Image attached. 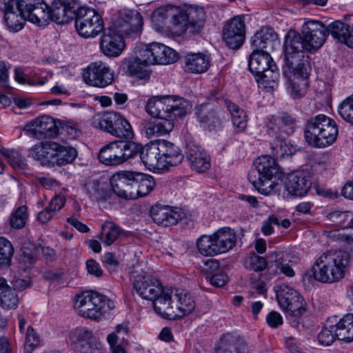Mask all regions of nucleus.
<instances>
[{
	"label": "nucleus",
	"instance_id": "bf43d9fd",
	"mask_svg": "<svg viewBox=\"0 0 353 353\" xmlns=\"http://www.w3.org/2000/svg\"><path fill=\"white\" fill-rule=\"evenodd\" d=\"M326 217L332 225L340 226L349 221L351 218V214L348 211L334 210L329 212Z\"/></svg>",
	"mask_w": 353,
	"mask_h": 353
},
{
	"label": "nucleus",
	"instance_id": "603ef678",
	"mask_svg": "<svg viewBox=\"0 0 353 353\" xmlns=\"http://www.w3.org/2000/svg\"><path fill=\"white\" fill-rule=\"evenodd\" d=\"M336 325H326L319 334L318 339L321 344L330 345L336 339H339L338 332H336Z\"/></svg>",
	"mask_w": 353,
	"mask_h": 353
},
{
	"label": "nucleus",
	"instance_id": "8fccbe9b",
	"mask_svg": "<svg viewBox=\"0 0 353 353\" xmlns=\"http://www.w3.org/2000/svg\"><path fill=\"white\" fill-rule=\"evenodd\" d=\"M272 150L276 158H284L292 155L294 151L293 146L283 138L276 137L272 144Z\"/></svg>",
	"mask_w": 353,
	"mask_h": 353
},
{
	"label": "nucleus",
	"instance_id": "0e129e2a",
	"mask_svg": "<svg viewBox=\"0 0 353 353\" xmlns=\"http://www.w3.org/2000/svg\"><path fill=\"white\" fill-rule=\"evenodd\" d=\"M81 353H105L101 342L98 339H91L90 343H83L79 349Z\"/></svg>",
	"mask_w": 353,
	"mask_h": 353
},
{
	"label": "nucleus",
	"instance_id": "de8ad7c7",
	"mask_svg": "<svg viewBox=\"0 0 353 353\" xmlns=\"http://www.w3.org/2000/svg\"><path fill=\"white\" fill-rule=\"evenodd\" d=\"M77 156V151L75 148L58 143L52 165H63L70 163L76 159Z\"/></svg>",
	"mask_w": 353,
	"mask_h": 353
},
{
	"label": "nucleus",
	"instance_id": "ea45409f",
	"mask_svg": "<svg viewBox=\"0 0 353 353\" xmlns=\"http://www.w3.org/2000/svg\"><path fill=\"white\" fill-rule=\"evenodd\" d=\"M287 79L288 88L294 97H302L308 86L307 79L309 75L303 74H284Z\"/></svg>",
	"mask_w": 353,
	"mask_h": 353
},
{
	"label": "nucleus",
	"instance_id": "7c9ffc66",
	"mask_svg": "<svg viewBox=\"0 0 353 353\" xmlns=\"http://www.w3.org/2000/svg\"><path fill=\"white\" fill-rule=\"evenodd\" d=\"M329 32L338 42L353 48V27L341 21L329 25Z\"/></svg>",
	"mask_w": 353,
	"mask_h": 353
},
{
	"label": "nucleus",
	"instance_id": "4c0bfd02",
	"mask_svg": "<svg viewBox=\"0 0 353 353\" xmlns=\"http://www.w3.org/2000/svg\"><path fill=\"white\" fill-rule=\"evenodd\" d=\"M179 13L178 7L168 5L156 9L152 12L151 20L156 30L161 31L163 29L164 21L169 17L175 19L177 23H179Z\"/></svg>",
	"mask_w": 353,
	"mask_h": 353
},
{
	"label": "nucleus",
	"instance_id": "79ce46f5",
	"mask_svg": "<svg viewBox=\"0 0 353 353\" xmlns=\"http://www.w3.org/2000/svg\"><path fill=\"white\" fill-rule=\"evenodd\" d=\"M134 192L135 199L148 195L154 188L155 182L150 175L134 172Z\"/></svg>",
	"mask_w": 353,
	"mask_h": 353
},
{
	"label": "nucleus",
	"instance_id": "5701e85b",
	"mask_svg": "<svg viewBox=\"0 0 353 353\" xmlns=\"http://www.w3.org/2000/svg\"><path fill=\"white\" fill-rule=\"evenodd\" d=\"M205 14L204 10L199 6H190L185 12L179 13V23H184L185 29H190L192 34H198L205 23Z\"/></svg>",
	"mask_w": 353,
	"mask_h": 353
},
{
	"label": "nucleus",
	"instance_id": "a878e982",
	"mask_svg": "<svg viewBox=\"0 0 353 353\" xmlns=\"http://www.w3.org/2000/svg\"><path fill=\"white\" fill-rule=\"evenodd\" d=\"M311 185L312 182L309 174L300 171L288 174L285 182V187L288 193L299 196L305 194Z\"/></svg>",
	"mask_w": 353,
	"mask_h": 353
},
{
	"label": "nucleus",
	"instance_id": "9d476101",
	"mask_svg": "<svg viewBox=\"0 0 353 353\" xmlns=\"http://www.w3.org/2000/svg\"><path fill=\"white\" fill-rule=\"evenodd\" d=\"M274 292L280 307L287 314L299 317L305 312V302L296 290L288 285L280 284L274 287Z\"/></svg>",
	"mask_w": 353,
	"mask_h": 353
},
{
	"label": "nucleus",
	"instance_id": "c85d7f7f",
	"mask_svg": "<svg viewBox=\"0 0 353 353\" xmlns=\"http://www.w3.org/2000/svg\"><path fill=\"white\" fill-rule=\"evenodd\" d=\"M50 21L58 24L69 23L74 15V8L68 0H55L49 8Z\"/></svg>",
	"mask_w": 353,
	"mask_h": 353
},
{
	"label": "nucleus",
	"instance_id": "3c124183",
	"mask_svg": "<svg viewBox=\"0 0 353 353\" xmlns=\"http://www.w3.org/2000/svg\"><path fill=\"white\" fill-rule=\"evenodd\" d=\"M326 233L328 238L335 241L353 242V227L342 228Z\"/></svg>",
	"mask_w": 353,
	"mask_h": 353
},
{
	"label": "nucleus",
	"instance_id": "338daca9",
	"mask_svg": "<svg viewBox=\"0 0 353 353\" xmlns=\"http://www.w3.org/2000/svg\"><path fill=\"white\" fill-rule=\"evenodd\" d=\"M19 3L20 0H0V10L4 12V14L15 9L19 11Z\"/></svg>",
	"mask_w": 353,
	"mask_h": 353
},
{
	"label": "nucleus",
	"instance_id": "0eeeda50",
	"mask_svg": "<svg viewBox=\"0 0 353 353\" xmlns=\"http://www.w3.org/2000/svg\"><path fill=\"white\" fill-rule=\"evenodd\" d=\"M112 304L106 296L97 292L90 291L76 296L74 308L79 316L96 320L112 309Z\"/></svg>",
	"mask_w": 353,
	"mask_h": 353
},
{
	"label": "nucleus",
	"instance_id": "a19ab883",
	"mask_svg": "<svg viewBox=\"0 0 353 353\" xmlns=\"http://www.w3.org/2000/svg\"><path fill=\"white\" fill-rule=\"evenodd\" d=\"M19 301L15 290L7 283L5 279L0 278V305L6 309H15Z\"/></svg>",
	"mask_w": 353,
	"mask_h": 353
},
{
	"label": "nucleus",
	"instance_id": "09e8293b",
	"mask_svg": "<svg viewBox=\"0 0 353 353\" xmlns=\"http://www.w3.org/2000/svg\"><path fill=\"white\" fill-rule=\"evenodd\" d=\"M258 83H261L265 88H274L279 78V73L277 67L274 63L271 64L268 69H265L264 72L255 76Z\"/></svg>",
	"mask_w": 353,
	"mask_h": 353
},
{
	"label": "nucleus",
	"instance_id": "2f4dec72",
	"mask_svg": "<svg viewBox=\"0 0 353 353\" xmlns=\"http://www.w3.org/2000/svg\"><path fill=\"white\" fill-rule=\"evenodd\" d=\"M58 143L54 141L41 142L29 150V156L44 163L52 164Z\"/></svg>",
	"mask_w": 353,
	"mask_h": 353
},
{
	"label": "nucleus",
	"instance_id": "412c9836",
	"mask_svg": "<svg viewBox=\"0 0 353 353\" xmlns=\"http://www.w3.org/2000/svg\"><path fill=\"white\" fill-rule=\"evenodd\" d=\"M134 180V172H118L114 174L110 179L112 189L120 197L128 199H135Z\"/></svg>",
	"mask_w": 353,
	"mask_h": 353
},
{
	"label": "nucleus",
	"instance_id": "e433bc0d",
	"mask_svg": "<svg viewBox=\"0 0 353 353\" xmlns=\"http://www.w3.org/2000/svg\"><path fill=\"white\" fill-rule=\"evenodd\" d=\"M249 60V68L251 72L257 76L274 63L270 53L266 51L252 50Z\"/></svg>",
	"mask_w": 353,
	"mask_h": 353
},
{
	"label": "nucleus",
	"instance_id": "423d86ee",
	"mask_svg": "<svg viewBox=\"0 0 353 353\" xmlns=\"http://www.w3.org/2000/svg\"><path fill=\"white\" fill-rule=\"evenodd\" d=\"M236 243V236L233 230L223 228L211 235H203L196 241L199 252L204 256H215L227 252Z\"/></svg>",
	"mask_w": 353,
	"mask_h": 353
},
{
	"label": "nucleus",
	"instance_id": "774afa93",
	"mask_svg": "<svg viewBox=\"0 0 353 353\" xmlns=\"http://www.w3.org/2000/svg\"><path fill=\"white\" fill-rule=\"evenodd\" d=\"M65 203V199L64 196L56 195L50 201L48 207L51 210V211H52V212L56 214L64 206Z\"/></svg>",
	"mask_w": 353,
	"mask_h": 353
},
{
	"label": "nucleus",
	"instance_id": "4be33fe9",
	"mask_svg": "<svg viewBox=\"0 0 353 353\" xmlns=\"http://www.w3.org/2000/svg\"><path fill=\"white\" fill-rule=\"evenodd\" d=\"M186 158L191 168L197 172H204L210 167V158L200 145L189 141L186 144Z\"/></svg>",
	"mask_w": 353,
	"mask_h": 353
},
{
	"label": "nucleus",
	"instance_id": "473e14b6",
	"mask_svg": "<svg viewBox=\"0 0 353 353\" xmlns=\"http://www.w3.org/2000/svg\"><path fill=\"white\" fill-rule=\"evenodd\" d=\"M175 319L190 314L195 308L192 297L182 290L174 288Z\"/></svg>",
	"mask_w": 353,
	"mask_h": 353
},
{
	"label": "nucleus",
	"instance_id": "f03ea898",
	"mask_svg": "<svg viewBox=\"0 0 353 353\" xmlns=\"http://www.w3.org/2000/svg\"><path fill=\"white\" fill-rule=\"evenodd\" d=\"M191 109L190 101L176 96L150 99L145 105L146 112L161 121L147 124L145 130L146 135L152 137L169 134L174 127V120L184 118Z\"/></svg>",
	"mask_w": 353,
	"mask_h": 353
},
{
	"label": "nucleus",
	"instance_id": "58836bf2",
	"mask_svg": "<svg viewBox=\"0 0 353 353\" xmlns=\"http://www.w3.org/2000/svg\"><path fill=\"white\" fill-rule=\"evenodd\" d=\"M259 192L264 195L276 193L281 186V179L274 177L255 176V180H249Z\"/></svg>",
	"mask_w": 353,
	"mask_h": 353
},
{
	"label": "nucleus",
	"instance_id": "f257e3e1",
	"mask_svg": "<svg viewBox=\"0 0 353 353\" xmlns=\"http://www.w3.org/2000/svg\"><path fill=\"white\" fill-rule=\"evenodd\" d=\"M177 59V52L163 43H140L133 48L131 55L123 60V66L128 75L145 80L150 76L149 66L171 64Z\"/></svg>",
	"mask_w": 353,
	"mask_h": 353
},
{
	"label": "nucleus",
	"instance_id": "f3484780",
	"mask_svg": "<svg viewBox=\"0 0 353 353\" xmlns=\"http://www.w3.org/2000/svg\"><path fill=\"white\" fill-rule=\"evenodd\" d=\"M19 11L26 20L39 26L50 21L49 6L43 0H20Z\"/></svg>",
	"mask_w": 353,
	"mask_h": 353
},
{
	"label": "nucleus",
	"instance_id": "864d4df0",
	"mask_svg": "<svg viewBox=\"0 0 353 353\" xmlns=\"http://www.w3.org/2000/svg\"><path fill=\"white\" fill-rule=\"evenodd\" d=\"M338 112L343 120L353 123V94L345 99L339 104Z\"/></svg>",
	"mask_w": 353,
	"mask_h": 353
},
{
	"label": "nucleus",
	"instance_id": "49530a36",
	"mask_svg": "<svg viewBox=\"0 0 353 353\" xmlns=\"http://www.w3.org/2000/svg\"><path fill=\"white\" fill-rule=\"evenodd\" d=\"M196 115L199 121L209 128L216 127V124L219 123L215 110L210 104H201L197 106Z\"/></svg>",
	"mask_w": 353,
	"mask_h": 353
},
{
	"label": "nucleus",
	"instance_id": "a18cd8bd",
	"mask_svg": "<svg viewBox=\"0 0 353 353\" xmlns=\"http://www.w3.org/2000/svg\"><path fill=\"white\" fill-rule=\"evenodd\" d=\"M335 325L339 340L347 342L353 341V314L345 315Z\"/></svg>",
	"mask_w": 353,
	"mask_h": 353
},
{
	"label": "nucleus",
	"instance_id": "e2e57ef3",
	"mask_svg": "<svg viewBox=\"0 0 353 353\" xmlns=\"http://www.w3.org/2000/svg\"><path fill=\"white\" fill-rule=\"evenodd\" d=\"M39 343V336L34 330L29 326L27 329L24 353H31Z\"/></svg>",
	"mask_w": 353,
	"mask_h": 353
},
{
	"label": "nucleus",
	"instance_id": "13d9d810",
	"mask_svg": "<svg viewBox=\"0 0 353 353\" xmlns=\"http://www.w3.org/2000/svg\"><path fill=\"white\" fill-rule=\"evenodd\" d=\"M268 263L265 258L253 253L247 256L244 261V266L254 271H262L266 268Z\"/></svg>",
	"mask_w": 353,
	"mask_h": 353
},
{
	"label": "nucleus",
	"instance_id": "5fc2aeb1",
	"mask_svg": "<svg viewBox=\"0 0 353 353\" xmlns=\"http://www.w3.org/2000/svg\"><path fill=\"white\" fill-rule=\"evenodd\" d=\"M27 218V208L25 205H21L12 214L10 220V226L15 229L22 228L26 223Z\"/></svg>",
	"mask_w": 353,
	"mask_h": 353
},
{
	"label": "nucleus",
	"instance_id": "f8f14e48",
	"mask_svg": "<svg viewBox=\"0 0 353 353\" xmlns=\"http://www.w3.org/2000/svg\"><path fill=\"white\" fill-rule=\"evenodd\" d=\"M133 290L145 300L152 301L162 293L163 287L160 281L143 270H134L131 273Z\"/></svg>",
	"mask_w": 353,
	"mask_h": 353
},
{
	"label": "nucleus",
	"instance_id": "b1692460",
	"mask_svg": "<svg viewBox=\"0 0 353 353\" xmlns=\"http://www.w3.org/2000/svg\"><path fill=\"white\" fill-rule=\"evenodd\" d=\"M279 44L277 34L270 27L261 28L251 39V47L255 50L272 51L279 47Z\"/></svg>",
	"mask_w": 353,
	"mask_h": 353
},
{
	"label": "nucleus",
	"instance_id": "9b49d317",
	"mask_svg": "<svg viewBox=\"0 0 353 353\" xmlns=\"http://www.w3.org/2000/svg\"><path fill=\"white\" fill-rule=\"evenodd\" d=\"M75 27L79 34L83 38H94L104 31L101 16L94 9L81 7L76 14Z\"/></svg>",
	"mask_w": 353,
	"mask_h": 353
},
{
	"label": "nucleus",
	"instance_id": "2eb2a0df",
	"mask_svg": "<svg viewBox=\"0 0 353 353\" xmlns=\"http://www.w3.org/2000/svg\"><path fill=\"white\" fill-rule=\"evenodd\" d=\"M57 119L50 115L39 116L28 122L24 131L37 139H52L58 136Z\"/></svg>",
	"mask_w": 353,
	"mask_h": 353
},
{
	"label": "nucleus",
	"instance_id": "f704fd0d",
	"mask_svg": "<svg viewBox=\"0 0 353 353\" xmlns=\"http://www.w3.org/2000/svg\"><path fill=\"white\" fill-rule=\"evenodd\" d=\"M270 268L274 267L277 274H283L286 276L293 277L295 272L292 269L294 262L285 257L282 252L274 251L268 256Z\"/></svg>",
	"mask_w": 353,
	"mask_h": 353
},
{
	"label": "nucleus",
	"instance_id": "1a4fd4ad",
	"mask_svg": "<svg viewBox=\"0 0 353 353\" xmlns=\"http://www.w3.org/2000/svg\"><path fill=\"white\" fill-rule=\"evenodd\" d=\"M92 125L117 137L130 140L134 137L131 125L118 112H110L97 115L93 118Z\"/></svg>",
	"mask_w": 353,
	"mask_h": 353
},
{
	"label": "nucleus",
	"instance_id": "7ed1b4c3",
	"mask_svg": "<svg viewBox=\"0 0 353 353\" xmlns=\"http://www.w3.org/2000/svg\"><path fill=\"white\" fill-rule=\"evenodd\" d=\"M350 263L347 251L330 250L321 254L312 267L313 278L322 283L331 284L343 279Z\"/></svg>",
	"mask_w": 353,
	"mask_h": 353
},
{
	"label": "nucleus",
	"instance_id": "4468645a",
	"mask_svg": "<svg viewBox=\"0 0 353 353\" xmlns=\"http://www.w3.org/2000/svg\"><path fill=\"white\" fill-rule=\"evenodd\" d=\"M143 25V17L138 11L123 9L117 12L109 28L121 35L130 36L139 32Z\"/></svg>",
	"mask_w": 353,
	"mask_h": 353
},
{
	"label": "nucleus",
	"instance_id": "37998d69",
	"mask_svg": "<svg viewBox=\"0 0 353 353\" xmlns=\"http://www.w3.org/2000/svg\"><path fill=\"white\" fill-rule=\"evenodd\" d=\"M225 103L231 114L232 122L236 132L244 131L247 127V116L244 110L229 100H225Z\"/></svg>",
	"mask_w": 353,
	"mask_h": 353
},
{
	"label": "nucleus",
	"instance_id": "20e7f679",
	"mask_svg": "<svg viewBox=\"0 0 353 353\" xmlns=\"http://www.w3.org/2000/svg\"><path fill=\"white\" fill-rule=\"evenodd\" d=\"M299 33L294 30L288 31L285 39V61L283 74H303L310 75L309 56L305 52Z\"/></svg>",
	"mask_w": 353,
	"mask_h": 353
},
{
	"label": "nucleus",
	"instance_id": "ddd939ff",
	"mask_svg": "<svg viewBox=\"0 0 353 353\" xmlns=\"http://www.w3.org/2000/svg\"><path fill=\"white\" fill-rule=\"evenodd\" d=\"M328 32L329 26L326 27L321 21H306L302 26L301 34H299L303 48L308 52L316 51L323 46Z\"/></svg>",
	"mask_w": 353,
	"mask_h": 353
},
{
	"label": "nucleus",
	"instance_id": "bb28decb",
	"mask_svg": "<svg viewBox=\"0 0 353 353\" xmlns=\"http://www.w3.org/2000/svg\"><path fill=\"white\" fill-rule=\"evenodd\" d=\"M159 143H152L143 148L138 154L140 155L141 162L152 171L164 170V162L161 156Z\"/></svg>",
	"mask_w": 353,
	"mask_h": 353
},
{
	"label": "nucleus",
	"instance_id": "a211bd4d",
	"mask_svg": "<svg viewBox=\"0 0 353 353\" xmlns=\"http://www.w3.org/2000/svg\"><path fill=\"white\" fill-rule=\"evenodd\" d=\"M223 40L231 49H238L245 39V23L243 16L237 15L226 21L222 31Z\"/></svg>",
	"mask_w": 353,
	"mask_h": 353
},
{
	"label": "nucleus",
	"instance_id": "aec40b11",
	"mask_svg": "<svg viewBox=\"0 0 353 353\" xmlns=\"http://www.w3.org/2000/svg\"><path fill=\"white\" fill-rule=\"evenodd\" d=\"M100 50L103 54L110 57H119L124 50L125 43L123 35L108 28L103 31L99 42Z\"/></svg>",
	"mask_w": 353,
	"mask_h": 353
},
{
	"label": "nucleus",
	"instance_id": "cd10ccee",
	"mask_svg": "<svg viewBox=\"0 0 353 353\" xmlns=\"http://www.w3.org/2000/svg\"><path fill=\"white\" fill-rule=\"evenodd\" d=\"M267 125L270 134L289 135L294 130V120L287 113L281 112L270 117Z\"/></svg>",
	"mask_w": 353,
	"mask_h": 353
},
{
	"label": "nucleus",
	"instance_id": "c756f323",
	"mask_svg": "<svg viewBox=\"0 0 353 353\" xmlns=\"http://www.w3.org/2000/svg\"><path fill=\"white\" fill-rule=\"evenodd\" d=\"M161 151V156L164 162V170L170 166L179 165L183 159V154L179 147L174 143L163 140L159 141Z\"/></svg>",
	"mask_w": 353,
	"mask_h": 353
},
{
	"label": "nucleus",
	"instance_id": "72a5a7b5",
	"mask_svg": "<svg viewBox=\"0 0 353 353\" xmlns=\"http://www.w3.org/2000/svg\"><path fill=\"white\" fill-rule=\"evenodd\" d=\"M150 214L155 223L164 226L176 225L181 219L177 212L167 206H153L150 210Z\"/></svg>",
	"mask_w": 353,
	"mask_h": 353
},
{
	"label": "nucleus",
	"instance_id": "052dcab7",
	"mask_svg": "<svg viewBox=\"0 0 353 353\" xmlns=\"http://www.w3.org/2000/svg\"><path fill=\"white\" fill-rule=\"evenodd\" d=\"M58 134L66 133L74 139L79 136L80 131L77 124L57 119Z\"/></svg>",
	"mask_w": 353,
	"mask_h": 353
},
{
	"label": "nucleus",
	"instance_id": "6e6d98bb",
	"mask_svg": "<svg viewBox=\"0 0 353 353\" xmlns=\"http://www.w3.org/2000/svg\"><path fill=\"white\" fill-rule=\"evenodd\" d=\"M13 254L12 243L7 239L0 237V264L9 265Z\"/></svg>",
	"mask_w": 353,
	"mask_h": 353
},
{
	"label": "nucleus",
	"instance_id": "c03bdc74",
	"mask_svg": "<svg viewBox=\"0 0 353 353\" xmlns=\"http://www.w3.org/2000/svg\"><path fill=\"white\" fill-rule=\"evenodd\" d=\"M121 232L122 230L116 223L105 221L101 225L99 239L105 245H110L118 239Z\"/></svg>",
	"mask_w": 353,
	"mask_h": 353
},
{
	"label": "nucleus",
	"instance_id": "6ab92c4d",
	"mask_svg": "<svg viewBox=\"0 0 353 353\" xmlns=\"http://www.w3.org/2000/svg\"><path fill=\"white\" fill-rule=\"evenodd\" d=\"M255 168L252 169L248 175V180H255V176L274 177L281 179L283 174L281 167L274 158L270 155H262L258 157L255 162Z\"/></svg>",
	"mask_w": 353,
	"mask_h": 353
},
{
	"label": "nucleus",
	"instance_id": "69168bd1",
	"mask_svg": "<svg viewBox=\"0 0 353 353\" xmlns=\"http://www.w3.org/2000/svg\"><path fill=\"white\" fill-rule=\"evenodd\" d=\"M279 225V219L274 216L272 215L269 217V219L266 221H265L263 223V225L261 227V231L263 234L265 236L271 235L274 232V228L272 227V225Z\"/></svg>",
	"mask_w": 353,
	"mask_h": 353
},
{
	"label": "nucleus",
	"instance_id": "680f3d73",
	"mask_svg": "<svg viewBox=\"0 0 353 353\" xmlns=\"http://www.w3.org/2000/svg\"><path fill=\"white\" fill-rule=\"evenodd\" d=\"M90 196L96 201L104 200L108 197V185L94 181L89 189Z\"/></svg>",
	"mask_w": 353,
	"mask_h": 353
},
{
	"label": "nucleus",
	"instance_id": "393cba45",
	"mask_svg": "<svg viewBox=\"0 0 353 353\" xmlns=\"http://www.w3.org/2000/svg\"><path fill=\"white\" fill-rule=\"evenodd\" d=\"M174 288H163L162 293L154 299V311L161 317L167 319H175Z\"/></svg>",
	"mask_w": 353,
	"mask_h": 353
},
{
	"label": "nucleus",
	"instance_id": "c9c22d12",
	"mask_svg": "<svg viewBox=\"0 0 353 353\" xmlns=\"http://www.w3.org/2000/svg\"><path fill=\"white\" fill-rule=\"evenodd\" d=\"M210 65L209 57L203 53H190L185 58V70L194 74L206 72Z\"/></svg>",
	"mask_w": 353,
	"mask_h": 353
},
{
	"label": "nucleus",
	"instance_id": "39448f33",
	"mask_svg": "<svg viewBox=\"0 0 353 353\" xmlns=\"http://www.w3.org/2000/svg\"><path fill=\"white\" fill-rule=\"evenodd\" d=\"M336 122L325 114L310 118L305 130L306 141L316 148H325L334 143L338 136Z\"/></svg>",
	"mask_w": 353,
	"mask_h": 353
},
{
	"label": "nucleus",
	"instance_id": "dca6fc26",
	"mask_svg": "<svg viewBox=\"0 0 353 353\" xmlns=\"http://www.w3.org/2000/svg\"><path fill=\"white\" fill-rule=\"evenodd\" d=\"M84 81L90 85L104 88L114 80V72L102 61L90 63L83 72Z\"/></svg>",
	"mask_w": 353,
	"mask_h": 353
},
{
	"label": "nucleus",
	"instance_id": "6e6552de",
	"mask_svg": "<svg viewBox=\"0 0 353 353\" xmlns=\"http://www.w3.org/2000/svg\"><path fill=\"white\" fill-rule=\"evenodd\" d=\"M141 145L132 141H114L103 146L98 155L105 165H121L138 154Z\"/></svg>",
	"mask_w": 353,
	"mask_h": 353
},
{
	"label": "nucleus",
	"instance_id": "4d7b16f0",
	"mask_svg": "<svg viewBox=\"0 0 353 353\" xmlns=\"http://www.w3.org/2000/svg\"><path fill=\"white\" fill-rule=\"evenodd\" d=\"M19 14H17L14 10L8 12L4 14V19L9 28L14 31H19L23 27L25 17L21 14V12Z\"/></svg>",
	"mask_w": 353,
	"mask_h": 353
}]
</instances>
